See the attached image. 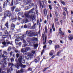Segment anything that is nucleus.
I'll list each match as a JSON object with an SVG mask.
<instances>
[{
	"mask_svg": "<svg viewBox=\"0 0 73 73\" xmlns=\"http://www.w3.org/2000/svg\"><path fill=\"white\" fill-rule=\"evenodd\" d=\"M18 14H19V15H22L23 14V12H19L18 13Z\"/></svg>",
	"mask_w": 73,
	"mask_h": 73,
	"instance_id": "4c0bfd02",
	"label": "nucleus"
},
{
	"mask_svg": "<svg viewBox=\"0 0 73 73\" xmlns=\"http://www.w3.org/2000/svg\"><path fill=\"white\" fill-rule=\"evenodd\" d=\"M61 29H62L61 28H60L59 29V33L61 34L62 33V31H61Z\"/></svg>",
	"mask_w": 73,
	"mask_h": 73,
	"instance_id": "5701e85b",
	"label": "nucleus"
},
{
	"mask_svg": "<svg viewBox=\"0 0 73 73\" xmlns=\"http://www.w3.org/2000/svg\"><path fill=\"white\" fill-rule=\"evenodd\" d=\"M20 19H21V18H20V17H18V20H20Z\"/></svg>",
	"mask_w": 73,
	"mask_h": 73,
	"instance_id": "680f3d73",
	"label": "nucleus"
},
{
	"mask_svg": "<svg viewBox=\"0 0 73 73\" xmlns=\"http://www.w3.org/2000/svg\"><path fill=\"white\" fill-rule=\"evenodd\" d=\"M11 15V12L9 11H7L4 13V18L3 19L6 18L7 16L8 17H9Z\"/></svg>",
	"mask_w": 73,
	"mask_h": 73,
	"instance_id": "20e7f679",
	"label": "nucleus"
},
{
	"mask_svg": "<svg viewBox=\"0 0 73 73\" xmlns=\"http://www.w3.org/2000/svg\"><path fill=\"white\" fill-rule=\"evenodd\" d=\"M46 48V45H45L43 46V48L44 49H45Z\"/></svg>",
	"mask_w": 73,
	"mask_h": 73,
	"instance_id": "8fccbe9b",
	"label": "nucleus"
},
{
	"mask_svg": "<svg viewBox=\"0 0 73 73\" xmlns=\"http://www.w3.org/2000/svg\"><path fill=\"white\" fill-rule=\"evenodd\" d=\"M13 5V0H12V2L11 3V6H12Z\"/></svg>",
	"mask_w": 73,
	"mask_h": 73,
	"instance_id": "c756f323",
	"label": "nucleus"
},
{
	"mask_svg": "<svg viewBox=\"0 0 73 73\" xmlns=\"http://www.w3.org/2000/svg\"><path fill=\"white\" fill-rule=\"evenodd\" d=\"M12 65H13V63H11L9 64V66H11L9 69L7 70V73H9L11 70H13V68H12Z\"/></svg>",
	"mask_w": 73,
	"mask_h": 73,
	"instance_id": "0eeeda50",
	"label": "nucleus"
},
{
	"mask_svg": "<svg viewBox=\"0 0 73 73\" xmlns=\"http://www.w3.org/2000/svg\"><path fill=\"white\" fill-rule=\"evenodd\" d=\"M32 40L33 41H37V38H32Z\"/></svg>",
	"mask_w": 73,
	"mask_h": 73,
	"instance_id": "dca6fc26",
	"label": "nucleus"
},
{
	"mask_svg": "<svg viewBox=\"0 0 73 73\" xmlns=\"http://www.w3.org/2000/svg\"><path fill=\"white\" fill-rule=\"evenodd\" d=\"M48 67H47V68H44L43 70V72H45V70H46V69H48Z\"/></svg>",
	"mask_w": 73,
	"mask_h": 73,
	"instance_id": "37998d69",
	"label": "nucleus"
},
{
	"mask_svg": "<svg viewBox=\"0 0 73 73\" xmlns=\"http://www.w3.org/2000/svg\"><path fill=\"white\" fill-rule=\"evenodd\" d=\"M13 18H12V19L13 20V21H16V20H17V17L16 16H15V17L13 16Z\"/></svg>",
	"mask_w": 73,
	"mask_h": 73,
	"instance_id": "9d476101",
	"label": "nucleus"
},
{
	"mask_svg": "<svg viewBox=\"0 0 73 73\" xmlns=\"http://www.w3.org/2000/svg\"><path fill=\"white\" fill-rule=\"evenodd\" d=\"M42 38H43V39L44 40V34H42Z\"/></svg>",
	"mask_w": 73,
	"mask_h": 73,
	"instance_id": "3c124183",
	"label": "nucleus"
},
{
	"mask_svg": "<svg viewBox=\"0 0 73 73\" xmlns=\"http://www.w3.org/2000/svg\"><path fill=\"white\" fill-rule=\"evenodd\" d=\"M53 53L52 52V51H51V52H50L49 55L50 56H53Z\"/></svg>",
	"mask_w": 73,
	"mask_h": 73,
	"instance_id": "2f4dec72",
	"label": "nucleus"
},
{
	"mask_svg": "<svg viewBox=\"0 0 73 73\" xmlns=\"http://www.w3.org/2000/svg\"><path fill=\"white\" fill-rule=\"evenodd\" d=\"M54 24H53L52 25V28L53 31H55V28L54 27Z\"/></svg>",
	"mask_w": 73,
	"mask_h": 73,
	"instance_id": "a211bd4d",
	"label": "nucleus"
},
{
	"mask_svg": "<svg viewBox=\"0 0 73 73\" xmlns=\"http://www.w3.org/2000/svg\"><path fill=\"white\" fill-rule=\"evenodd\" d=\"M59 47H60V46H59V45H56L55 46V49H56L57 48H59Z\"/></svg>",
	"mask_w": 73,
	"mask_h": 73,
	"instance_id": "412c9836",
	"label": "nucleus"
},
{
	"mask_svg": "<svg viewBox=\"0 0 73 73\" xmlns=\"http://www.w3.org/2000/svg\"><path fill=\"white\" fill-rule=\"evenodd\" d=\"M28 9H29V7L28 6L26 7L25 8V9H26V10H27Z\"/></svg>",
	"mask_w": 73,
	"mask_h": 73,
	"instance_id": "c9c22d12",
	"label": "nucleus"
},
{
	"mask_svg": "<svg viewBox=\"0 0 73 73\" xmlns=\"http://www.w3.org/2000/svg\"><path fill=\"white\" fill-rule=\"evenodd\" d=\"M35 62H38V60H37V59H35Z\"/></svg>",
	"mask_w": 73,
	"mask_h": 73,
	"instance_id": "13d9d810",
	"label": "nucleus"
},
{
	"mask_svg": "<svg viewBox=\"0 0 73 73\" xmlns=\"http://www.w3.org/2000/svg\"><path fill=\"white\" fill-rule=\"evenodd\" d=\"M6 43L7 44H11V43H10V42L8 40H6Z\"/></svg>",
	"mask_w": 73,
	"mask_h": 73,
	"instance_id": "4be33fe9",
	"label": "nucleus"
},
{
	"mask_svg": "<svg viewBox=\"0 0 73 73\" xmlns=\"http://www.w3.org/2000/svg\"><path fill=\"white\" fill-rule=\"evenodd\" d=\"M48 7L50 9V10H51V9H52V7H51V6L50 5H49Z\"/></svg>",
	"mask_w": 73,
	"mask_h": 73,
	"instance_id": "ea45409f",
	"label": "nucleus"
},
{
	"mask_svg": "<svg viewBox=\"0 0 73 73\" xmlns=\"http://www.w3.org/2000/svg\"><path fill=\"white\" fill-rule=\"evenodd\" d=\"M40 7H42V8H44V7H43V5H42L41 3H40Z\"/></svg>",
	"mask_w": 73,
	"mask_h": 73,
	"instance_id": "de8ad7c7",
	"label": "nucleus"
},
{
	"mask_svg": "<svg viewBox=\"0 0 73 73\" xmlns=\"http://www.w3.org/2000/svg\"><path fill=\"white\" fill-rule=\"evenodd\" d=\"M7 4V3L6 2H5L3 4V8H5V6H6Z\"/></svg>",
	"mask_w": 73,
	"mask_h": 73,
	"instance_id": "aec40b11",
	"label": "nucleus"
},
{
	"mask_svg": "<svg viewBox=\"0 0 73 73\" xmlns=\"http://www.w3.org/2000/svg\"><path fill=\"white\" fill-rule=\"evenodd\" d=\"M11 62H13V61H14V59H13V58H12L11 59Z\"/></svg>",
	"mask_w": 73,
	"mask_h": 73,
	"instance_id": "79ce46f5",
	"label": "nucleus"
},
{
	"mask_svg": "<svg viewBox=\"0 0 73 73\" xmlns=\"http://www.w3.org/2000/svg\"><path fill=\"white\" fill-rule=\"evenodd\" d=\"M16 38L17 39H18V38H20V36H19V35H17L16 34Z\"/></svg>",
	"mask_w": 73,
	"mask_h": 73,
	"instance_id": "b1692460",
	"label": "nucleus"
},
{
	"mask_svg": "<svg viewBox=\"0 0 73 73\" xmlns=\"http://www.w3.org/2000/svg\"><path fill=\"white\" fill-rule=\"evenodd\" d=\"M20 56V55L19 54L17 53L16 54V57L18 58V57H19Z\"/></svg>",
	"mask_w": 73,
	"mask_h": 73,
	"instance_id": "f704fd0d",
	"label": "nucleus"
},
{
	"mask_svg": "<svg viewBox=\"0 0 73 73\" xmlns=\"http://www.w3.org/2000/svg\"><path fill=\"white\" fill-rule=\"evenodd\" d=\"M68 37L69 38V39L70 40H72L73 39V36L71 35H69Z\"/></svg>",
	"mask_w": 73,
	"mask_h": 73,
	"instance_id": "1a4fd4ad",
	"label": "nucleus"
},
{
	"mask_svg": "<svg viewBox=\"0 0 73 73\" xmlns=\"http://www.w3.org/2000/svg\"><path fill=\"white\" fill-rule=\"evenodd\" d=\"M26 34L29 37H32L35 34V32H31V31H27L26 32Z\"/></svg>",
	"mask_w": 73,
	"mask_h": 73,
	"instance_id": "39448f33",
	"label": "nucleus"
},
{
	"mask_svg": "<svg viewBox=\"0 0 73 73\" xmlns=\"http://www.w3.org/2000/svg\"><path fill=\"white\" fill-rule=\"evenodd\" d=\"M35 13L34 12V8H33L25 14V16L27 17H29L31 19V20H35Z\"/></svg>",
	"mask_w": 73,
	"mask_h": 73,
	"instance_id": "f257e3e1",
	"label": "nucleus"
},
{
	"mask_svg": "<svg viewBox=\"0 0 73 73\" xmlns=\"http://www.w3.org/2000/svg\"><path fill=\"white\" fill-rule=\"evenodd\" d=\"M60 54V52H58L57 53V56H59V54Z\"/></svg>",
	"mask_w": 73,
	"mask_h": 73,
	"instance_id": "49530a36",
	"label": "nucleus"
},
{
	"mask_svg": "<svg viewBox=\"0 0 73 73\" xmlns=\"http://www.w3.org/2000/svg\"><path fill=\"white\" fill-rule=\"evenodd\" d=\"M5 33L6 35H8V32L7 31H5Z\"/></svg>",
	"mask_w": 73,
	"mask_h": 73,
	"instance_id": "e433bc0d",
	"label": "nucleus"
},
{
	"mask_svg": "<svg viewBox=\"0 0 73 73\" xmlns=\"http://www.w3.org/2000/svg\"><path fill=\"white\" fill-rule=\"evenodd\" d=\"M15 52H16V53H18V52H19V51H18V50H15Z\"/></svg>",
	"mask_w": 73,
	"mask_h": 73,
	"instance_id": "052dcab7",
	"label": "nucleus"
},
{
	"mask_svg": "<svg viewBox=\"0 0 73 73\" xmlns=\"http://www.w3.org/2000/svg\"><path fill=\"white\" fill-rule=\"evenodd\" d=\"M19 46L21 45V42H19Z\"/></svg>",
	"mask_w": 73,
	"mask_h": 73,
	"instance_id": "4d7b16f0",
	"label": "nucleus"
},
{
	"mask_svg": "<svg viewBox=\"0 0 73 73\" xmlns=\"http://www.w3.org/2000/svg\"><path fill=\"white\" fill-rule=\"evenodd\" d=\"M29 70H30V71L32 70V68H29Z\"/></svg>",
	"mask_w": 73,
	"mask_h": 73,
	"instance_id": "69168bd1",
	"label": "nucleus"
},
{
	"mask_svg": "<svg viewBox=\"0 0 73 73\" xmlns=\"http://www.w3.org/2000/svg\"><path fill=\"white\" fill-rule=\"evenodd\" d=\"M46 38H47V36H45V42H44V44H45V42H46Z\"/></svg>",
	"mask_w": 73,
	"mask_h": 73,
	"instance_id": "393cba45",
	"label": "nucleus"
},
{
	"mask_svg": "<svg viewBox=\"0 0 73 73\" xmlns=\"http://www.w3.org/2000/svg\"><path fill=\"white\" fill-rule=\"evenodd\" d=\"M64 9L66 12H67V9L66 8H64Z\"/></svg>",
	"mask_w": 73,
	"mask_h": 73,
	"instance_id": "09e8293b",
	"label": "nucleus"
},
{
	"mask_svg": "<svg viewBox=\"0 0 73 73\" xmlns=\"http://www.w3.org/2000/svg\"><path fill=\"white\" fill-rule=\"evenodd\" d=\"M20 10L18 8H16L15 9V12H19Z\"/></svg>",
	"mask_w": 73,
	"mask_h": 73,
	"instance_id": "bb28decb",
	"label": "nucleus"
},
{
	"mask_svg": "<svg viewBox=\"0 0 73 73\" xmlns=\"http://www.w3.org/2000/svg\"><path fill=\"white\" fill-rule=\"evenodd\" d=\"M63 15H64V16H65V15H66V14H65V12H63Z\"/></svg>",
	"mask_w": 73,
	"mask_h": 73,
	"instance_id": "338daca9",
	"label": "nucleus"
},
{
	"mask_svg": "<svg viewBox=\"0 0 73 73\" xmlns=\"http://www.w3.org/2000/svg\"><path fill=\"white\" fill-rule=\"evenodd\" d=\"M30 48L29 47H27L25 49V51L26 52H27V51H28V50H30Z\"/></svg>",
	"mask_w": 73,
	"mask_h": 73,
	"instance_id": "4468645a",
	"label": "nucleus"
},
{
	"mask_svg": "<svg viewBox=\"0 0 73 73\" xmlns=\"http://www.w3.org/2000/svg\"><path fill=\"white\" fill-rule=\"evenodd\" d=\"M15 24H14L13 23H12L11 24V29H12V30H13L15 28Z\"/></svg>",
	"mask_w": 73,
	"mask_h": 73,
	"instance_id": "6e6552de",
	"label": "nucleus"
},
{
	"mask_svg": "<svg viewBox=\"0 0 73 73\" xmlns=\"http://www.w3.org/2000/svg\"><path fill=\"white\" fill-rule=\"evenodd\" d=\"M20 41V40H19V39H15V41L16 45H17V44H18V43H17V42Z\"/></svg>",
	"mask_w": 73,
	"mask_h": 73,
	"instance_id": "ddd939ff",
	"label": "nucleus"
},
{
	"mask_svg": "<svg viewBox=\"0 0 73 73\" xmlns=\"http://www.w3.org/2000/svg\"><path fill=\"white\" fill-rule=\"evenodd\" d=\"M23 69H21L20 71H18L17 72V73H22V72H23Z\"/></svg>",
	"mask_w": 73,
	"mask_h": 73,
	"instance_id": "2eb2a0df",
	"label": "nucleus"
},
{
	"mask_svg": "<svg viewBox=\"0 0 73 73\" xmlns=\"http://www.w3.org/2000/svg\"><path fill=\"white\" fill-rule=\"evenodd\" d=\"M2 57H7V56H4V54H3L2 55Z\"/></svg>",
	"mask_w": 73,
	"mask_h": 73,
	"instance_id": "a19ab883",
	"label": "nucleus"
},
{
	"mask_svg": "<svg viewBox=\"0 0 73 73\" xmlns=\"http://www.w3.org/2000/svg\"><path fill=\"white\" fill-rule=\"evenodd\" d=\"M68 32L69 33H71V31L69 30H68Z\"/></svg>",
	"mask_w": 73,
	"mask_h": 73,
	"instance_id": "603ef678",
	"label": "nucleus"
},
{
	"mask_svg": "<svg viewBox=\"0 0 73 73\" xmlns=\"http://www.w3.org/2000/svg\"><path fill=\"white\" fill-rule=\"evenodd\" d=\"M24 28H27V25H26L24 26Z\"/></svg>",
	"mask_w": 73,
	"mask_h": 73,
	"instance_id": "864d4df0",
	"label": "nucleus"
},
{
	"mask_svg": "<svg viewBox=\"0 0 73 73\" xmlns=\"http://www.w3.org/2000/svg\"><path fill=\"white\" fill-rule=\"evenodd\" d=\"M25 37H26V34H25L23 35L22 36H21L20 38L21 40H23V42L25 44H26V42H27L25 41V40L24 39V38Z\"/></svg>",
	"mask_w": 73,
	"mask_h": 73,
	"instance_id": "423d86ee",
	"label": "nucleus"
},
{
	"mask_svg": "<svg viewBox=\"0 0 73 73\" xmlns=\"http://www.w3.org/2000/svg\"><path fill=\"white\" fill-rule=\"evenodd\" d=\"M44 50H43L42 51V52L41 53V54H42V53H43V52H44Z\"/></svg>",
	"mask_w": 73,
	"mask_h": 73,
	"instance_id": "0e129e2a",
	"label": "nucleus"
},
{
	"mask_svg": "<svg viewBox=\"0 0 73 73\" xmlns=\"http://www.w3.org/2000/svg\"><path fill=\"white\" fill-rule=\"evenodd\" d=\"M21 52H23V53H24V52H26L25 50V51L24 50V49L23 48H22L21 49Z\"/></svg>",
	"mask_w": 73,
	"mask_h": 73,
	"instance_id": "c85d7f7f",
	"label": "nucleus"
},
{
	"mask_svg": "<svg viewBox=\"0 0 73 73\" xmlns=\"http://www.w3.org/2000/svg\"><path fill=\"white\" fill-rule=\"evenodd\" d=\"M22 57L20 56L18 59V61L19 62V64H18V63H17V64H16L15 65V67L17 68V69H18L19 67L20 66H21L23 68H25L26 67V65H23L21 63V60H22Z\"/></svg>",
	"mask_w": 73,
	"mask_h": 73,
	"instance_id": "f03ea898",
	"label": "nucleus"
},
{
	"mask_svg": "<svg viewBox=\"0 0 73 73\" xmlns=\"http://www.w3.org/2000/svg\"><path fill=\"white\" fill-rule=\"evenodd\" d=\"M29 5L30 7H32V6H33V4L30 3L29 4Z\"/></svg>",
	"mask_w": 73,
	"mask_h": 73,
	"instance_id": "58836bf2",
	"label": "nucleus"
},
{
	"mask_svg": "<svg viewBox=\"0 0 73 73\" xmlns=\"http://www.w3.org/2000/svg\"><path fill=\"white\" fill-rule=\"evenodd\" d=\"M52 42V40H49V44H51Z\"/></svg>",
	"mask_w": 73,
	"mask_h": 73,
	"instance_id": "5fc2aeb1",
	"label": "nucleus"
},
{
	"mask_svg": "<svg viewBox=\"0 0 73 73\" xmlns=\"http://www.w3.org/2000/svg\"><path fill=\"white\" fill-rule=\"evenodd\" d=\"M3 53H4V54H6V55H7V54H8V53H7V52L6 51L3 52Z\"/></svg>",
	"mask_w": 73,
	"mask_h": 73,
	"instance_id": "72a5a7b5",
	"label": "nucleus"
},
{
	"mask_svg": "<svg viewBox=\"0 0 73 73\" xmlns=\"http://www.w3.org/2000/svg\"><path fill=\"white\" fill-rule=\"evenodd\" d=\"M33 55L31 53L28 52L27 53V54L25 56V58L26 59H27V60H29V57L31 58H33Z\"/></svg>",
	"mask_w": 73,
	"mask_h": 73,
	"instance_id": "7ed1b4c3",
	"label": "nucleus"
},
{
	"mask_svg": "<svg viewBox=\"0 0 73 73\" xmlns=\"http://www.w3.org/2000/svg\"><path fill=\"white\" fill-rule=\"evenodd\" d=\"M16 8V6H14L11 7V11L12 12H13L14 9Z\"/></svg>",
	"mask_w": 73,
	"mask_h": 73,
	"instance_id": "9b49d317",
	"label": "nucleus"
},
{
	"mask_svg": "<svg viewBox=\"0 0 73 73\" xmlns=\"http://www.w3.org/2000/svg\"><path fill=\"white\" fill-rule=\"evenodd\" d=\"M52 14H51V13H50V17H52Z\"/></svg>",
	"mask_w": 73,
	"mask_h": 73,
	"instance_id": "774afa93",
	"label": "nucleus"
},
{
	"mask_svg": "<svg viewBox=\"0 0 73 73\" xmlns=\"http://www.w3.org/2000/svg\"><path fill=\"white\" fill-rule=\"evenodd\" d=\"M7 50L8 51H10L11 50V47L10 46L7 49Z\"/></svg>",
	"mask_w": 73,
	"mask_h": 73,
	"instance_id": "cd10ccee",
	"label": "nucleus"
},
{
	"mask_svg": "<svg viewBox=\"0 0 73 73\" xmlns=\"http://www.w3.org/2000/svg\"><path fill=\"white\" fill-rule=\"evenodd\" d=\"M60 34H62V35H64V32H62V33H60Z\"/></svg>",
	"mask_w": 73,
	"mask_h": 73,
	"instance_id": "bf43d9fd",
	"label": "nucleus"
},
{
	"mask_svg": "<svg viewBox=\"0 0 73 73\" xmlns=\"http://www.w3.org/2000/svg\"><path fill=\"white\" fill-rule=\"evenodd\" d=\"M6 37H7L6 35H3V38H6Z\"/></svg>",
	"mask_w": 73,
	"mask_h": 73,
	"instance_id": "a18cd8bd",
	"label": "nucleus"
},
{
	"mask_svg": "<svg viewBox=\"0 0 73 73\" xmlns=\"http://www.w3.org/2000/svg\"><path fill=\"white\" fill-rule=\"evenodd\" d=\"M32 53L33 54H35V51L34 50H33L32 51Z\"/></svg>",
	"mask_w": 73,
	"mask_h": 73,
	"instance_id": "c03bdc74",
	"label": "nucleus"
},
{
	"mask_svg": "<svg viewBox=\"0 0 73 73\" xmlns=\"http://www.w3.org/2000/svg\"><path fill=\"white\" fill-rule=\"evenodd\" d=\"M60 2H61V3H62L63 5H65V3L64 1L61 0Z\"/></svg>",
	"mask_w": 73,
	"mask_h": 73,
	"instance_id": "6ab92c4d",
	"label": "nucleus"
},
{
	"mask_svg": "<svg viewBox=\"0 0 73 73\" xmlns=\"http://www.w3.org/2000/svg\"><path fill=\"white\" fill-rule=\"evenodd\" d=\"M12 52H11L10 53V56H12Z\"/></svg>",
	"mask_w": 73,
	"mask_h": 73,
	"instance_id": "e2e57ef3",
	"label": "nucleus"
},
{
	"mask_svg": "<svg viewBox=\"0 0 73 73\" xmlns=\"http://www.w3.org/2000/svg\"><path fill=\"white\" fill-rule=\"evenodd\" d=\"M37 46H38L37 44H36L34 45V48L35 49H36V48H37Z\"/></svg>",
	"mask_w": 73,
	"mask_h": 73,
	"instance_id": "f3484780",
	"label": "nucleus"
},
{
	"mask_svg": "<svg viewBox=\"0 0 73 73\" xmlns=\"http://www.w3.org/2000/svg\"><path fill=\"white\" fill-rule=\"evenodd\" d=\"M45 31L46 33H47V27L46 26L45 27Z\"/></svg>",
	"mask_w": 73,
	"mask_h": 73,
	"instance_id": "7c9ffc66",
	"label": "nucleus"
},
{
	"mask_svg": "<svg viewBox=\"0 0 73 73\" xmlns=\"http://www.w3.org/2000/svg\"><path fill=\"white\" fill-rule=\"evenodd\" d=\"M44 14L45 16H46L47 14V11H46V9H44Z\"/></svg>",
	"mask_w": 73,
	"mask_h": 73,
	"instance_id": "f8f14e48",
	"label": "nucleus"
},
{
	"mask_svg": "<svg viewBox=\"0 0 73 73\" xmlns=\"http://www.w3.org/2000/svg\"><path fill=\"white\" fill-rule=\"evenodd\" d=\"M5 26H6V27L7 28H8V23H7L5 24Z\"/></svg>",
	"mask_w": 73,
	"mask_h": 73,
	"instance_id": "a878e982",
	"label": "nucleus"
},
{
	"mask_svg": "<svg viewBox=\"0 0 73 73\" xmlns=\"http://www.w3.org/2000/svg\"><path fill=\"white\" fill-rule=\"evenodd\" d=\"M2 44L4 45H6V42H2Z\"/></svg>",
	"mask_w": 73,
	"mask_h": 73,
	"instance_id": "473e14b6",
	"label": "nucleus"
},
{
	"mask_svg": "<svg viewBox=\"0 0 73 73\" xmlns=\"http://www.w3.org/2000/svg\"><path fill=\"white\" fill-rule=\"evenodd\" d=\"M0 12H2V9H1V7H0Z\"/></svg>",
	"mask_w": 73,
	"mask_h": 73,
	"instance_id": "6e6d98bb",
	"label": "nucleus"
}]
</instances>
